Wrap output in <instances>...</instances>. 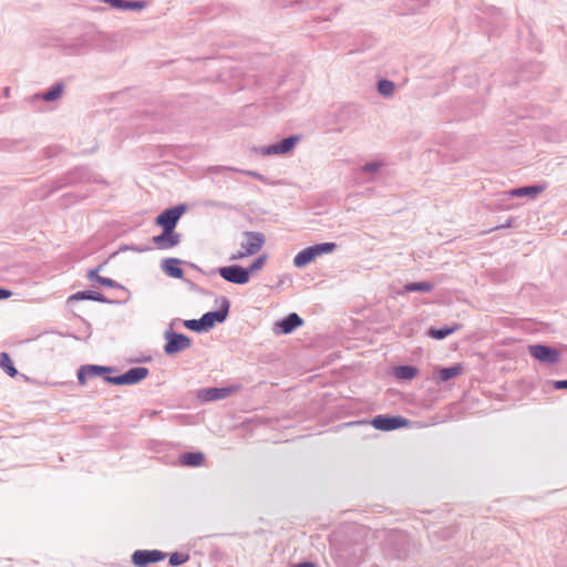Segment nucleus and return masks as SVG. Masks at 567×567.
I'll use <instances>...</instances> for the list:
<instances>
[{
	"mask_svg": "<svg viewBox=\"0 0 567 567\" xmlns=\"http://www.w3.org/2000/svg\"><path fill=\"white\" fill-rule=\"evenodd\" d=\"M332 555L338 567H357L363 559L367 547L348 536L337 535L331 543Z\"/></svg>",
	"mask_w": 567,
	"mask_h": 567,
	"instance_id": "obj_1",
	"label": "nucleus"
},
{
	"mask_svg": "<svg viewBox=\"0 0 567 567\" xmlns=\"http://www.w3.org/2000/svg\"><path fill=\"white\" fill-rule=\"evenodd\" d=\"M164 338L166 340L164 352L169 357L175 355L192 346V339L188 336L173 330H166Z\"/></svg>",
	"mask_w": 567,
	"mask_h": 567,
	"instance_id": "obj_2",
	"label": "nucleus"
},
{
	"mask_svg": "<svg viewBox=\"0 0 567 567\" xmlns=\"http://www.w3.org/2000/svg\"><path fill=\"white\" fill-rule=\"evenodd\" d=\"M150 374L147 368L135 367L116 377H105V382L115 385L137 384Z\"/></svg>",
	"mask_w": 567,
	"mask_h": 567,
	"instance_id": "obj_3",
	"label": "nucleus"
},
{
	"mask_svg": "<svg viewBox=\"0 0 567 567\" xmlns=\"http://www.w3.org/2000/svg\"><path fill=\"white\" fill-rule=\"evenodd\" d=\"M115 369L113 367L97 365V364H83L79 368L76 378L80 385H85L89 379L102 377L105 381V377H112Z\"/></svg>",
	"mask_w": 567,
	"mask_h": 567,
	"instance_id": "obj_4",
	"label": "nucleus"
},
{
	"mask_svg": "<svg viewBox=\"0 0 567 567\" xmlns=\"http://www.w3.org/2000/svg\"><path fill=\"white\" fill-rule=\"evenodd\" d=\"M241 389L240 384H231L223 388H204L197 392V399L200 402H212L224 400Z\"/></svg>",
	"mask_w": 567,
	"mask_h": 567,
	"instance_id": "obj_5",
	"label": "nucleus"
},
{
	"mask_svg": "<svg viewBox=\"0 0 567 567\" xmlns=\"http://www.w3.org/2000/svg\"><path fill=\"white\" fill-rule=\"evenodd\" d=\"M186 208L185 204H178L174 207L167 208L156 217L155 224L162 227V229L175 230L176 225L186 212Z\"/></svg>",
	"mask_w": 567,
	"mask_h": 567,
	"instance_id": "obj_6",
	"label": "nucleus"
},
{
	"mask_svg": "<svg viewBox=\"0 0 567 567\" xmlns=\"http://www.w3.org/2000/svg\"><path fill=\"white\" fill-rule=\"evenodd\" d=\"M230 301L226 297L220 298V306L215 311H208L200 318L205 327V331L210 330L216 323H223L229 315Z\"/></svg>",
	"mask_w": 567,
	"mask_h": 567,
	"instance_id": "obj_7",
	"label": "nucleus"
},
{
	"mask_svg": "<svg viewBox=\"0 0 567 567\" xmlns=\"http://www.w3.org/2000/svg\"><path fill=\"white\" fill-rule=\"evenodd\" d=\"M528 352L540 363L555 364L560 359V352L547 344H532L528 347Z\"/></svg>",
	"mask_w": 567,
	"mask_h": 567,
	"instance_id": "obj_8",
	"label": "nucleus"
},
{
	"mask_svg": "<svg viewBox=\"0 0 567 567\" xmlns=\"http://www.w3.org/2000/svg\"><path fill=\"white\" fill-rule=\"evenodd\" d=\"M370 423L377 430L393 431L406 426L409 420L401 415L380 414L374 416Z\"/></svg>",
	"mask_w": 567,
	"mask_h": 567,
	"instance_id": "obj_9",
	"label": "nucleus"
},
{
	"mask_svg": "<svg viewBox=\"0 0 567 567\" xmlns=\"http://www.w3.org/2000/svg\"><path fill=\"white\" fill-rule=\"evenodd\" d=\"M300 141L299 135H290L288 137L282 138L280 142L262 146L259 152L261 155H282L291 152L297 143Z\"/></svg>",
	"mask_w": 567,
	"mask_h": 567,
	"instance_id": "obj_10",
	"label": "nucleus"
},
{
	"mask_svg": "<svg viewBox=\"0 0 567 567\" xmlns=\"http://www.w3.org/2000/svg\"><path fill=\"white\" fill-rule=\"evenodd\" d=\"M165 557V553L158 549H137L132 554L131 559L135 567H147L150 564L164 560Z\"/></svg>",
	"mask_w": 567,
	"mask_h": 567,
	"instance_id": "obj_11",
	"label": "nucleus"
},
{
	"mask_svg": "<svg viewBox=\"0 0 567 567\" xmlns=\"http://www.w3.org/2000/svg\"><path fill=\"white\" fill-rule=\"evenodd\" d=\"M217 272L224 280L230 284L245 285L249 281L247 270L239 265L219 267Z\"/></svg>",
	"mask_w": 567,
	"mask_h": 567,
	"instance_id": "obj_12",
	"label": "nucleus"
},
{
	"mask_svg": "<svg viewBox=\"0 0 567 567\" xmlns=\"http://www.w3.org/2000/svg\"><path fill=\"white\" fill-rule=\"evenodd\" d=\"M243 236L245 240L240 246L250 256L257 254L266 243V236L260 231H244Z\"/></svg>",
	"mask_w": 567,
	"mask_h": 567,
	"instance_id": "obj_13",
	"label": "nucleus"
},
{
	"mask_svg": "<svg viewBox=\"0 0 567 567\" xmlns=\"http://www.w3.org/2000/svg\"><path fill=\"white\" fill-rule=\"evenodd\" d=\"M182 235L171 229H163L159 235L152 238V243L157 249L166 250L177 246L181 243Z\"/></svg>",
	"mask_w": 567,
	"mask_h": 567,
	"instance_id": "obj_14",
	"label": "nucleus"
},
{
	"mask_svg": "<svg viewBox=\"0 0 567 567\" xmlns=\"http://www.w3.org/2000/svg\"><path fill=\"white\" fill-rule=\"evenodd\" d=\"M303 324V319L296 312H291L276 323L279 333L289 334Z\"/></svg>",
	"mask_w": 567,
	"mask_h": 567,
	"instance_id": "obj_15",
	"label": "nucleus"
},
{
	"mask_svg": "<svg viewBox=\"0 0 567 567\" xmlns=\"http://www.w3.org/2000/svg\"><path fill=\"white\" fill-rule=\"evenodd\" d=\"M82 300H92L102 303H112L113 301L106 298L103 293L94 290H82L71 295L68 298V302L71 303L73 301H82Z\"/></svg>",
	"mask_w": 567,
	"mask_h": 567,
	"instance_id": "obj_16",
	"label": "nucleus"
},
{
	"mask_svg": "<svg viewBox=\"0 0 567 567\" xmlns=\"http://www.w3.org/2000/svg\"><path fill=\"white\" fill-rule=\"evenodd\" d=\"M103 266L104 265L101 264L96 268L90 269L87 271L86 278L89 280L95 281L96 284H99L101 286H104V287L125 290V288L120 282H117V281H115V280H113L111 278L102 277V276L99 275V271L103 268Z\"/></svg>",
	"mask_w": 567,
	"mask_h": 567,
	"instance_id": "obj_17",
	"label": "nucleus"
},
{
	"mask_svg": "<svg viewBox=\"0 0 567 567\" xmlns=\"http://www.w3.org/2000/svg\"><path fill=\"white\" fill-rule=\"evenodd\" d=\"M182 264L181 259L166 258L162 261V270L172 278L184 279V270L179 267Z\"/></svg>",
	"mask_w": 567,
	"mask_h": 567,
	"instance_id": "obj_18",
	"label": "nucleus"
},
{
	"mask_svg": "<svg viewBox=\"0 0 567 567\" xmlns=\"http://www.w3.org/2000/svg\"><path fill=\"white\" fill-rule=\"evenodd\" d=\"M462 371L463 368L460 363L446 368H440L434 375V380L437 384H440L442 382H446L453 378L458 377L462 373Z\"/></svg>",
	"mask_w": 567,
	"mask_h": 567,
	"instance_id": "obj_19",
	"label": "nucleus"
},
{
	"mask_svg": "<svg viewBox=\"0 0 567 567\" xmlns=\"http://www.w3.org/2000/svg\"><path fill=\"white\" fill-rule=\"evenodd\" d=\"M315 251L311 246L306 247L299 251L293 258V266L296 268H303L316 259Z\"/></svg>",
	"mask_w": 567,
	"mask_h": 567,
	"instance_id": "obj_20",
	"label": "nucleus"
},
{
	"mask_svg": "<svg viewBox=\"0 0 567 567\" xmlns=\"http://www.w3.org/2000/svg\"><path fill=\"white\" fill-rule=\"evenodd\" d=\"M461 328V324L454 323L453 326H444L442 328H434L431 327L427 330V336L435 339V340H443L453 332L457 331Z\"/></svg>",
	"mask_w": 567,
	"mask_h": 567,
	"instance_id": "obj_21",
	"label": "nucleus"
},
{
	"mask_svg": "<svg viewBox=\"0 0 567 567\" xmlns=\"http://www.w3.org/2000/svg\"><path fill=\"white\" fill-rule=\"evenodd\" d=\"M546 188L545 185H529L524 187L514 188L511 190V195L513 197H524V196H530L535 197L539 193L544 192Z\"/></svg>",
	"mask_w": 567,
	"mask_h": 567,
	"instance_id": "obj_22",
	"label": "nucleus"
},
{
	"mask_svg": "<svg viewBox=\"0 0 567 567\" xmlns=\"http://www.w3.org/2000/svg\"><path fill=\"white\" fill-rule=\"evenodd\" d=\"M458 532L457 526L449 525L444 527H440L436 530L431 533V537L433 540H449L453 538Z\"/></svg>",
	"mask_w": 567,
	"mask_h": 567,
	"instance_id": "obj_23",
	"label": "nucleus"
},
{
	"mask_svg": "<svg viewBox=\"0 0 567 567\" xmlns=\"http://www.w3.org/2000/svg\"><path fill=\"white\" fill-rule=\"evenodd\" d=\"M419 373V369L414 365H399L394 370V374L401 380H412Z\"/></svg>",
	"mask_w": 567,
	"mask_h": 567,
	"instance_id": "obj_24",
	"label": "nucleus"
},
{
	"mask_svg": "<svg viewBox=\"0 0 567 567\" xmlns=\"http://www.w3.org/2000/svg\"><path fill=\"white\" fill-rule=\"evenodd\" d=\"M205 461L202 452H187L182 455V463L187 466H200Z\"/></svg>",
	"mask_w": 567,
	"mask_h": 567,
	"instance_id": "obj_25",
	"label": "nucleus"
},
{
	"mask_svg": "<svg viewBox=\"0 0 567 567\" xmlns=\"http://www.w3.org/2000/svg\"><path fill=\"white\" fill-rule=\"evenodd\" d=\"M0 368L12 378L19 373L13 364L11 357L7 352L0 353Z\"/></svg>",
	"mask_w": 567,
	"mask_h": 567,
	"instance_id": "obj_26",
	"label": "nucleus"
},
{
	"mask_svg": "<svg viewBox=\"0 0 567 567\" xmlns=\"http://www.w3.org/2000/svg\"><path fill=\"white\" fill-rule=\"evenodd\" d=\"M434 288L430 281L409 282L404 286L405 292H430Z\"/></svg>",
	"mask_w": 567,
	"mask_h": 567,
	"instance_id": "obj_27",
	"label": "nucleus"
},
{
	"mask_svg": "<svg viewBox=\"0 0 567 567\" xmlns=\"http://www.w3.org/2000/svg\"><path fill=\"white\" fill-rule=\"evenodd\" d=\"M64 85L62 82L55 83L52 87H50L47 92L42 93L40 97L43 101L52 102L59 99L63 92Z\"/></svg>",
	"mask_w": 567,
	"mask_h": 567,
	"instance_id": "obj_28",
	"label": "nucleus"
},
{
	"mask_svg": "<svg viewBox=\"0 0 567 567\" xmlns=\"http://www.w3.org/2000/svg\"><path fill=\"white\" fill-rule=\"evenodd\" d=\"M377 89L382 96L388 97L394 93L395 85L388 79H381L378 81Z\"/></svg>",
	"mask_w": 567,
	"mask_h": 567,
	"instance_id": "obj_29",
	"label": "nucleus"
},
{
	"mask_svg": "<svg viewBox=\"0 0 567 567\" xmlns=\"http://www.w3.org/2000/svg\"><path fill=\"white\" fill-rule=\"evenodd\" d=\"M311 248L315 251L316 257H318L323 254H330V252L334 251L337 248V244L336 243H321V244L312 245Z\"/></svg>",
	"mask_w": 567,
	"mask_h": 567,
	"instance_id": "obj_30",
	"label": "nucleus"
},
{
	"mask_svg": "<svg viewBox=\"0 0 567 567\" xmlns=\"http://www.w3.org/2000/svg\"><path fill=\"white\" fill-rule=\"evenodd\" d=\"M267 258L268 256L266 254H262L259 257H257L247 268H245L247 270V275L249 278L251 274L260 270L265 266Z\"/></svg>",
	"mask_w": 567,
	"mask_h": 567,
	"instance_id": "obj_31",
	"label": "nucleus"
},
{
	"mask_svg": "<svg viewBox=\"0 0 567 567\" xmlns=\"http://www.w3.org/2000/svg\"><path fill=\"white\" fill-rule=\"evenodd\" d=\"M189 560V555L186 553L175 551L169 555L168 564L173 567L181 566Z\"/></svg>",
	"mask_w": 567,
	"mask_h": 567,
	"instance_id": "obj_32",
	"label": "nucleus"
},
{
	"mask_svg": "<svg viewBox=\"0 0 567 567\" xmlns=\"http://www.w3.org/2000/svg\"><path fill=\"white\" fill-rule=\"evenodd\" d=\"M184 327L187 328L188 330H192L195 332H204L205 331V327L203 324L202 318L185 320Z\"/></svg>",
	"mask_w": 567,
	"mask_h": 567,
	"instance_id": "obj_33",
	"label": "nucleus"
},
{
	"mask_svg": "<svg viewBox=\"0 0 567 567\" xmlns=\"http://www.w3.org/2000/svg\"><path fill=\"white\" fill-rule=\"evenodd\" d=\"M383 166V163L380 162V161H373V162H369V163H365L362 167H361V171L363 173H377L380 171V168Z\"/></svg>",
	"mask_w": 567,
	"mask_h": 567,
	"instance_id": "obj_34",
	"label": "nucleus"
},
{
	"mask_svg": "<svg viewBox=\"0 0 567 567\" xmlns=\"http://www.w3.org/2000/svg\"><path fill=\"white\" fill-rule=\"evenodd\" d=\"M146 3L144 1H128L124 0L122 10H142Z\"/></svg>",
	"mask_w": 567,
	"mask_h": 567,
	"instance_id": "obj_35",
	"label": "nucleus"
},
{
	"mask_svg": "<svg viewBox=\"0 0 567 567\" xmlns=\"http://www.w3.org/2000/svg\"><path fill=\"white\" fill-rule=\"evenodd\" d=\"M555 390H567V380H557L553 382Z\"/></svg>",
	"mask_w": 567,
	"mask_h": 567,
	"instance_id": "obj_36",
	"label": "nucleus"
},
{
	"mask_svg": "<svg viewBox=\"0 0 567 567\" xmlns=\"http://www.w3.org/2000/svg\"><path fill=\"white\" fill-rule=\"evenodd\" d=\"M125 249H131L136 252H145V251H148L151 248L148 246H142V247L132 246V247H125Z\"/></svg>",
	"mask_w": 567,
	"mask_h": 567,
	"instance_id": "obj_37",
	"label": "nucleus"
},
{
	"mask_svg": "<svg viewBox=\"0 0 567 567\" xmlns=\"http://www.w3.org/2000/svg\"><path fill=\"white\" fill-rule=\"evenodd\" d=\"M12 292L8 289L0 288V300L11 297Z\"/></svg>",
	"mask_w": 567,
	"mask_h": 567,
	"instance_id": "obj_38",
	"label": "nucleus"
},
{
	"mask_svg": "<svg viewBox=\"0 0 567 567\" xmlns=\"http://www.w3.org/2000/svg\"><path fill=\"white\" fill-rule=\"evenodd\" d=\"M248 256L249 255L245 254V250L243 249V250L238 251L236 255H233L230 257V260L243 259V258L248 257Z\"/></svg>",
	"mask_w": 567,
	"mask_h": 567,
	"instance_id": "obj_39",
	"label": "nucleus"
},
{
	"mask_svg": "<svg viewBox=\"0 0 567 567\" xmlns=\"http://www.w3.org/2000/svg\"><path fill=\"white\" fill-rule=\"evenodd\" d=\"M395 556L399 559H403V558H405L408 556V550L405 548H401V549L398 550Z\"/></svg>",
	"mask_w": 567,
	"mask_h": 567,
	"instance_id": "obj_40",
	"label": "nucleus"
},
{
	"mask_svg": "<svg viewBox=\"0 0 567 567\" xmlns=\"http://www.w3.org/2000/svg\"><path fill=\"white\" fill-rule=\"evenodd\" d=\"M512 226V218L507 219L506 223L495 226L494 229H503Z\"/></svg>",
	"mask_w": 567,
	"mask_h": 567,
	"instance_id": "obj_41",
	"label": "nucleus"
},
{
	"mask_svg": "<svg viewBox=\"0 0 567 567\" xmlns=\"http://www.w3.org/2000/svg\"><path fill=\"white\" fill-rule=\"evenodd\" d=\"M291 567H315V564L311 561H302V563L296 564Z\"/></svg>",
	"mask_w": 567,
	"mask_h": 567,
	"instance_id": "obj_42",
	"label": "nucleus"
},
{
	"mask_svg": "<svg viewBox=\"0 0 567 567\" xmlns=\"http://www.w3.org/2000/svg\"><path fill=\"white\" fill-rule=\"evenodd\" d=\"M395 538H396V540H398L399 543H401L402 545H404V544L406 543V535H404V534H398V535L395 536Z\"/></svg>",
	"mask_w": 567,
	"mask_h": 567,
	"instance_id": "obj_43",
	"label": "nucleus"
},
{
	"mask_svg": "<svg viewBox=\"0 0 567 567\" xmlns=\"http://www.w3.org/2000/svg\"><path fill=\"white\" fill-rule=\"evenodd\" d=\"M246 174H247V175H249V176H252V177H255V178H258V179H260V178H261V175H260V174H258V173H256V172H252V171H248V172H246Z\"/></svg>",
	"mask_w": 567,
	"mask_h": 567,
	"instance_id": "obj_44",
	"label": "nucleus"
},
{
	"mask_svg": "<svg viewBox=\"0 0 567 567\" xmlns=\"http://www.w3.org/2000/svg\"><path fill=\"white\" fill-rule=\"evenodd\" d=\"M186 265H188V266H189L190 268H193V269H196V270H198V271L203 272V270H202L197 265H195V264L186 262Z\"/></svg>",
	"mask_w": 567,
	"mask_h": 567,
	"instance_id": "obj_45",
	"label": "nucleus"
},
{
	"mask_svg": "<svg viewBox=\"0 0 567 567\" xmlns=\"http://www.w3.org/2000/svg\"><path fill=\"white\" fill-rule=\"evenodd\" d=\"M184 280H185L187 284H189V286H190V288H192V289H197V287H196L193 282H190V281H189V280H187V279H184Z\"/></svg>",
	"mask_w": 567,
	"mask_h": 567,
	"instance_id": "obj_46",
	"label": "nucleus"
},
{
	"mask_svg": "<svg viewBox=\"0 0 567 567\" xmlns=\"http://www.w3.org/2000/svg\"><path fill=\"white\" fill-rule=\"evenodd\" d=\"M9 90H10L9 87H6V89H4V94H6V96H9Z\"/></svg>",
	"mask_w": 567,
	"mask_h": 567,
	"instance_id": "obj_47",
	"label": "nucleus"
}]
</instances>
